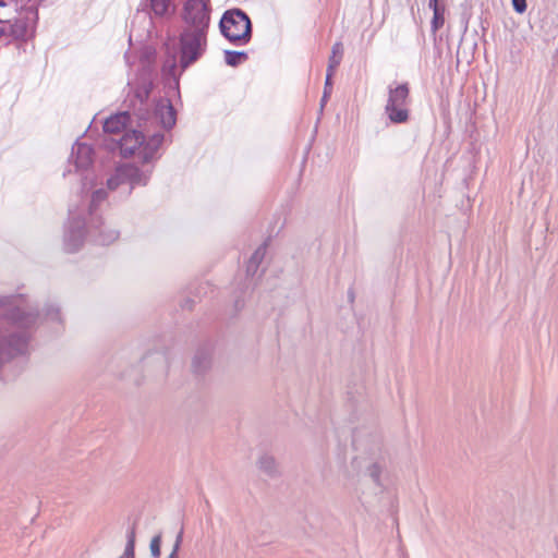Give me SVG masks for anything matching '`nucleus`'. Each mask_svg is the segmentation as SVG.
Masks as SVG:
<instances>
[{"label": "nucleus", "mask_w": 558, "mask_h": 558, "mask_svg": "<svg viewBox=\"0 0 558 558\" xmlns=\"http://www.w3.org/2000/svg\"><path fill=\"white\" fill-rule=\"evenodd\" d=\"M182 538H183V530H181L177 537H175V542L173 544V547H172V550L170 553V555L167 557V558H178V554H179V550H180V547H181V544H182Z\"/></svg>", "instance_id": "bb28decb"}, {"label": "nucleus", "mask_w": 558, "mask_h": 558, "mask_svg": "<svg viewBox=\"0 0 558 558\" xmlns=\"http://www.w3.org/2000/svg\"><path fill=\"white\" fill-rule=\"evenodd\" d=\"M136 123V119L129 110L121 111L108 117L102 125L106 134H119L126 129L128 125Z\"/></svg>", "instance_id": "ddd939ff"}, {"label": "nucleus", "mask_w": 558, "mask_h": 558, "mask_svg": "<svg viewBox=\"0 0 558 558\" xmlns=\"http://www.w3.org/2000/svg\"><path fill=\"white\" fill-rule=\"evenodd\" d=\"M149 9L156 16H165L170 12L171 0H147Z\"/></svg>", "instance_id": "aec40b11"}, {"label": "nucleus", "mask_w": 558, "mask_h": 558, "mask_svg": "<svg viewBox=\"0 0 558 558\" xmlns=\"http://www.w3.org/2000/svg\"><path fill=\"white\" fill-rule=\"evenodd\" d=\"M239 306H240V302L236 300L235 301V307L239 308Z\"/></svg>", "instance_id": "473e14b6"}, {"label": "nucleus", "mask_w": 558, "mask_h": 558, "mask_svg": "<svg viewBox=\"0 0 558 558\" xmlns=\"http://www.w3.org/2000/svg\"><path fill=\"white\" fill-rule=\"evenodd\" d=\"M267 245H268L267 241L262 243L255 250V252L253 253V255L248 259V262L246 264V275H247V277H253L257 272V270L259 268V265L262 264V262H263V259H264V257L266 255Z\"/></svg>", "instance_id": "dca6fc26"}, {"label": "nucleus", "mask_w": 558, "mask_h": 558, "mask_svg": "<svg viewBox=\"0 0 558 558\" xmlns=\"http://www.w3.org/2000/svg\"><path fill=\"white\" fill-rule=\"evenodd\" d=\"M93 153L92 146L76 141L72 146L69 162L73 163L75 171L87 170L93 163Z\"/></svg>", "instance_id": "f8f14e48"}, {"label": "nucleus", "mask_w": 558, "mask_h": 558, "mask_svg": "<svg viewBox=\"0 0 558 558\" xmlns=\"http://www.w3.org/2000/svg\"><path fill=\"white\" fill-rule=\"evenodd\" d=\"M150 168H140L133 162L120 163L107 179L106 185L113 199L124 201L137 186H146L153 173Z\"/></svg>", "instance_id": "39448f33"}, {"label": "nucleus", "mask_w": 558, "mask_h": 558, "mask_svg": "<svg viewBox=\"0 0 558 558\" xmlns=\"http://www.w3.org/2000/svg\"><path fill=\"white\" fill-rule=\"evenodd\" d=\"M0 317L13 326L23 330L13 331L10 328L0 327V368L2 365L17 356L29 352L31 332L39 322L40 315L37 307L29 305L22 293L0 295Z\"/></svg>", "instance_id": "f257e3e1"}, {"label": "nucleus", "mask_w": 558, "mask_h": 558, "mask_svg": "<svg viewBox=\"0 0 558 558\" xmlns=\"http://www.w3.org/2000/svg\"><path fill=\"white\" fill-rule=\"evenodd\" d=\"M0 7H5V2L3 0H0Z\"/></svg>", "instance_id": "2f4dec72"}, {"label": "nucleus", "mask_w": 558, "mask_h": 558, "mask_svg": "<svg viewBox=\"0 0 558 558\" xmlns=\"http://www.w3.org/2000/svg\"><path fill=\"white\" fill-rule=\"evenodd\" d=\"M37 21V7L35 4L24 5L10 24V34L15 39H26L34 32Z\"/></svg>", "instance_id": "9b49d317"}, {"label": "nucleus", "mask_w": 558, "mask_h": 558, "mask_svg": "<svg viewBox=\"0 0 558 558\" xmlns=\"http://www.w3.org/2000/svg\"><path fill=\"white\" fill-rule=\"evenodd\" d=\"M175 123L177 110L167 97L157 99L151 111L142 108L136 113V125L144 130L143 143L137 154L144 166L154 163L161 157L159 148L165 142V134L157 130V128L170 131L174 128Z\"/></svg>", "instance_id": "f03ea898"}, {"label": "nucleus", "mask_w": 558, "mask_h": 558, "mask_svg": "<svg viewBox=\"0 0 558 558\" xmlns=\"http://www.w3.org/2000/svg\"><path fill=\"white\" fill-rule=\"evenodd\" d=\"M211 353L213 348L210 344H206L197 349L192 362V367L195 374L202 375L210 367Z\"/></svg>", "instance_id": "4468645a"}, {"label": "nucleus", "mask_w": 558, "mask_h": 558, "mask_svg": "<svg viewBox=\"0 0 558 558\" xmlns=\"http://www.w3.org/2000/svg\"><path fill=\"white\" fill-rule=\"evenodd\" d=\"M352 445L355 450L362 451L365 454L362 459L369 462L366 468L367 474L375 484L380 485V474L385 468V451L381 437L374 434L363 438L360 432H354Z\"/></svg>", "instance_id": "0eeeda50"}, {"label": "nucleus", "mask_w": 558, "mask_h": 558, "mask_svg": "<svg viewBox=\"0 0 558 558\" xmlns=\"http://www.w3.org/2000/svg\"><path fill=\"white\" fill-rule=\"evenodd\" d=\"M108 189H98L96 191L93 192L92 194V197H90V203H89V207H88V213L87 215H85L83 211H77L78 214H83L87 219L92 218V215L93 216H98L97 215V208L98 206L108 197Z\"/></svg>", "instance_id": "f3484780"}, {"label": "nucleus", "mask_w": 558, "mask_h": 558, "mask_svg": "<svg viewBox=\"0 0 558 558\" xmlns=\"http://www.w3.org/2000/svg\"><path fill=\"white\" fill-rule=\"evenodd\" d=\"M143 129L136 126V129L125 132L119 140L105 138L104 146L106 149L113 153L119 151L121 157L128 158L140 150L143 143Z\"/></svg>", "instance_id": "9d476101"}, {"label": "nucleus", "mask_w": 558, "mask_h": 558, "mask_svg": "<svg viewBox=\"0 0 558 558\" xmlns=\"http://www.w3.org/2000/svg\"><path fill=\"white\" fill-rule=\"evenodd\" d=\"M335 72H327L325 77V86H324V98H329L332 90V76Z\"/></svg>", "instance_id": "a878e982"}, {"label": "nucleus", "mask_w": 558, "mask_h": 558, "mask_svg": "<svg viewBox=\"0 0 558 558\" xmlns=\"http://www.w3.org/2000/svg\"><path fill=\"white\" fill-rule=\"evenodd\" d=\"M150 554L154 558L160 557L161 534L155 535L150 541Z\"/></svg>", "instance_id": "393cba45"}, {"label": "nucleus", "mask_w": 558, "mask_h": 558, "mask_svg": "<svg viewBox=\"0 0 558 558\" xmlns=\"http://www.w3.org/2000/svg\"><path fill=\"white\" fill-rule=\"evenodd\" d=\"M223 56L226 64L232 68L242 64L248 59L246 51L225 50Z\"/></svg>", "instance_id": "6ab92c4d"}, {"label": "nucleus", "mask_w": 558, "mask_h": 558, "mask_svg": "<svg viewBox=\"0 0 558 558\" xmlns=\"http://www.w3.org/2000/svg\"><path fill=\"white\" fill-rule=\"evenodd\" d=\"M120 236V231L108 227L100 216L87 219L77 210H69V219L64 226L63 247L66 253H76L86 238L98 245H110Z\"/></svg>", "instance_id": "7ed1b4c3"}, {"label": "nucleus", "mask_w": 558, "mask_h": 558, "mask_svg": "<svg viewBox=\"0 0 558 558\" xmlns=\"http://www.w3.org/2000/svg\"><path fill=\"white\" fill-rule=\"evenodd\" d=\"M45 319L50 322L62 323L60 307L54 304H49L45 308Z\"/></svg>", "instance_id": "b1692460"}, {"label": "nucleus", "mask_w": 558, "mask_h": 558, "mask_svg": "<svg viewBox=\"0 0 558 558\" xmlns=\"http://www.w3.org/2000/svg\"><path fill=\"white\" fill-rule=\"evenodd\" d=\"M446 4L442 0H428V8L434 12H436V10H440L442 8H445Z\"/></svg>", "instance_id": "c85d7f7f"}, {"label": "nucleus", "mask_w": 558, "mask_h": 558, "mask_svg": "<svg viewBox=\"0 0 558 558\" xmlns=\"http://www.w3.org/2000/svg\"><path fill=\"white\" fill-rule=\"evenodd\" d=\"M153 90V83L150 81H143L137 84L134 88V98L138 102L137 107H134L133 116L136 118V113L142 109L146 108L147 110H153L148 105V98ZM155 107V105L153 106Z\"/></svg>", "instance_id": "2eb2a0df"}, {"label": "nucleus", "mask_w": 558, "mask_h": 558, "mask_svg": "<svg viewBox=\"0 0 558 558\" xmlns=\"http://www.w3.org/2000/svg\"><path fill=\"white\" fill-rule=\"evenodd\" d=\"M447 8H442L439 11L436 10V12L433 13V17L430 21V31L432 33L438 32L445 24V13Z\"/></svg>", "instance_id": "5701e85b"}, {"label": "nucleus", "mask_w": 558, "mask_h": 558, "mask_svg": "<svg viewBox=\"0 0 558 558\" xmlns=\"http://www.w3.org/2000/svg\"><path fill=\"white\" fill-rule=\"evenodd\" d=\"M410 87L408 83L390 84L388 86V98L385 106V114L393 124H402L409 120L410 111L408 102Z\"/></svg>", "instance_id": "6e6552de"}, {"label": "nucleus", "mask_w": 558, "mask_h": 558, "mask_svg": "<svg viewBox=\"0 0 558 558\" xmlns=\"http://www.w3.org/2000/svg\"><path fill=\"white\" fill-rule=\"evenodd\" d=\"M512 2V7H513V10L519 13V14H522L526 11V0H511Z\"/></svg>", "instance_id": "cd10ccee"}, {"label": "nucleus", "mask_w": 558, "mask_h": 558, "mask_svg": "<svg viewBox=\"0 0 558 558\" xmlns=\"http://www.w3.org/2000/svg\"><path fill=\"white\" fill-rule=\"evenodd\" d=\"M258 465L262 471H264L269 476H275L277 474V465L274 457L264 454L258 460Z\"/></svg>", "instance_id": "412c9836"}, {"label": "nucleus", "mask_w": 558, "mask_h": 558, "mask_svg": "<svg viewBox=\"0 0 558 558\" xmlns=\"http://www.w3.org/2000/svg\"><path fill=\"white\" fill-rule=\"evenodd\" d=\"M2 34H3V32H2V29L0 28V37L2 36Z\"/></svg>", "instance_id": "f704fd0d"}, {"label": "nucleus", "mask_w": 558, "mask_h": 558, "mask_svg": "<svg viewBox=\"0 0 558 558\" xmlns=\"http://www.w3.org/2000/svg\"><path fill=\"white\" fill-rule=\"evenodd\" d=\"M134 549H135V526H131L126 533V545L124 548V553L120 558H134Z\"/></svg>", "instance_id": "4be33fe9"}, {"label": "nucleus", "mask_w": 558, "mask_h": 558, "mask_svg": "<svg viewBox=\"0 0 558 558\" xmlns=\"http://www.w3.org/2000/svg\"><path fill=\"white\" fill-rule=\"evenodd\" d=\"M221 35L234 46L247 45L253 35V25L245 11L239 8L225 11L219 22Z\"/></svg>", "instance_id": "423d86ee"}, {"label": "nucleus", "mask_w": 558, "mask_h": 558, "mask_svg": "<svg viewBox=\"0 0 558 558\" xmlns=\"http://www.w3.org/2000/svg\"><path fill=\"white\" fill-rule=\"evenodd\" d=\"M70 172H71V169H69L68 171L63 172V175H66Z\"/></svg>", "instance_id": "72a5a7b5"}, {"label": "nucleus", "mask_w": 558, "mask_h": 558, "mask_svg": "<svg viewBox=\"0 0 558 558\" xmlns=\"http://www.w3.org/2000/svg\"><path fill=\"white\" fill-rule=\"evenodd\" d=\"M182 19L186 28L208 33L210 23L209 0H187L184 3Z\"/></svg>", "instance_id": "1a4fd4ad"}, {"label": "nucleus", "mask_w": 558, "mask_h": 558, "mask_svg": "<svg viewBox=\"0 0 558 558\" xmlns=\"http://www.w3.org/2000/svg\"><path fill=\"white\" fill-rule=\"evenodd\" d=\"M191 304H192V301H191V300H187V301H186V305H185V306H189V308H192Z\"/></svg>", "instance_id": "c756f323"}, {"label": "nucleus", "mask_w": 558, "mask_h": 558, "mask_svg": "<svg viewBox=\"0 0 558 558\" xmlns=\"http://www.w3.org/2000/svg\"><path fill=\"white\" fill-rule=\"evenodd\" d=\"M328 98H324V96L322 97V107L324 106V104L327 101Z\"/></svg>", "instance_id": "7c9ffc66"}, {"label": "nucleus", "mask_w": 558, "mask_h": 558, "mask_svg": "<svg viewBox=\"0 0 558 558\" xmlns=\"http://www.w3.org/2000/svg\"><path fill=\"white\" fill-rule=\"evenodd\" d=\"M343 58V45L341 41H336L331 47V54L328 60L327 72H336Z\"/></svg>", "instance_id": "a211bd4d"}, {"label": "nucleus", "mask_w": 558, "mask_h": 558, "mask_svg": "<svg viewBox=\"0 0 558 558\" xmlns=\"http://www.w3.org/2000/svg\"><path fill=\"white\" fill-rule=\"evenodd\" d=\"M207 34L206 32L190 29L184 27L179 35V53H180V68L178 73L177 57L172 54L169 57L162 66V72L166 76L173 80L174 88L179 92V77L190 65L195 63L206 51L207 48Z\"/></svg>", "instance_id": "20e7f679"}]
</instances>
